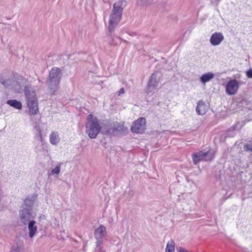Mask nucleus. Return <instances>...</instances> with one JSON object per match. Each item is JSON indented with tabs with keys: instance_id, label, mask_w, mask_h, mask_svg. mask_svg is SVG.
<instances>
[{
	"instance_id": "23",
	"label": "nucleus",
	"mask_w": 252,
	"mask_h": 252,
	"mask_svg": "<svg viewBox=\"0 0 252 252\" xmlns=\"http://www.w3.org/2000/svg\"><path fill=\"white\" fill-rule=\"evenodd\" d=\"M37 133L35 135V137L38 138L41 141H43V136L42 134L41 130L39 127H36Z\"/></svg>"
},
{
	"instance_id": "14",
	"label": "nucleus",
	"mask_w": 252,
	"mask_h": 252,
	"mask_svg": "<svg viewBox=\"0 0 252 252\" xmlns=\"http://www.w3.org/2000/svg\"><path fill=\"white\" fill-rule=\"evenodd\" d=\"M242 127V125L240 123H237V124L232 126L230 127L225 133L226 137H232L236 134V131H239Z\"/></svg>"
},
{
	"instance_id": "30",
	"label": "nucleus",
	"mask_w": 252,
	"mask_h": 252,
	"mask_svg": "<svg viewBox=\"0 0 252 252\" xmlns=\"http://www.w3.org/2000/svg\"><path fill=\"white\" fill-rule=\"evenodd\" d=\"M25 94L28 97V95H30V94L29 93V92L28 91V90L25 88Z\"/></svg>"
},
{
	"instance_id": "7",
	"label": "nucleus",
	"mask_w": 252,
	"mask_h": 252,
	"mask_svg": "<svg viewBox=\"0 0 252 252\" xmlns=\"http://www.w3.org/2000/svg\"><path fill=\"white\" fill-rule=\"evenodd\" d=\"M107 235L106 228L103 225H100L96 228L94 231V236L96 239V247L98 249L101 248L100 246L103 243L104 238Z\"/></svg>"
},
{
	"instance_id": "34",
	"label": "nucleus",
	"mask_w": 252,
	"mask_h": 252,
	"mask_svg": "<svg viewBox=\"0 0 252 252\" xmlns=\"http://www.w3.org/2000/svg\"><path fill=\"white\" fill-rule=\"evenodd\" d=\"M34 197V195L32 194V197L33 198Z\"/></svg>"
},
{
	"instance_id": "26",
	"label": "nucleus",
	"mask_w": 252,
	"mask_h": 252,
	"mask_svg": "<svg viewBox=\"0 0 252 252\" xmlns=\"http://www.w3.org/2000/svg\"><path fill=\"white\" fill-rule=\"evenodd\" d=\"M246 76L248 78H252V68L249 69L246 72Z\"/></svg>"
},
{
	"instance_id": "11",
	"label": "nucleus",
	"mask_w": 252,
	"mask_h": 252,
	"mask_svg": "<svg viewBox=\"0 0 252 252\" xmlns=\"http://www.w3.org/2000/svg\"><path fill=\"white\" fill-rule=\"evenodd\" d=\"M224 39V36L221 32H215L211 36L210 43L213 46H217Z\"/></svg>"
},
{
	"instance_id": "32",
	"label": "nucleus",
	"mask_w": 252,
	"mask_h": 252,
	"mask_svg": "<svg viewBox=\"0 0 252 252\" xmlns=\"http://www.w3.org/2000/svg\"><path fill=\"white\" fill-rule=\"evenodd\" d=\"M98 252H105V251L102 250V248H99L98 250Z\"/></svg>"
},
{
	"instance_id": "3",
	"label": "nucleus",
	"mask_w": 252,
	"mask_h": 252,
	"mask_svg": "<svg viewBox=\"0 0 252 252\" xmlns=\"http://www.w3.org/2000/svg\"><path fill=\"white\" fill-rule=\"evenodd\" d=\"M85 127L86 133L91 139L96 138L102 128L98 119L94 117L92 114H89L87 116Z\"/></svg>"
},
{
	"instance_id": "9",
	"label": "nucleus",
	"mask_w": 252,
	"mask_h": 252,
	"mask_svg": "<svg viewBox=\"0 0 252 252\" xmlns=\"http://www.w3.org/2000/svg\"><path fill=\"white\" fill-rule=\"evenodd\" d=\"M239 88V82L236 79L229 80L226 85L225 92L228 95L235 94Z\"/></svg>"
},
{
	"instance_id": "16",
	"label": "nucleus",
	"mask_w": 252,
	"mask_h": 252,
	"mask_svg": "<svg viewBox=\"0 0 252 252\" xmlns=\"http://www.w3.org/2000/svg\"><path fill=\"white\" fill-rule=\"evenodd\" d=\"M214 77V74L212 72H207L203 74L200 78V82L203 84L210 81Z\"/></svg>"
},
{
	"instance_id": "4",
	"label": "nucleus",
	"mask_w": 252,
	"mask_h": 252,
	"mask_svg": "<svg viewBox=\"0 0 252 252\" xmlns=\"http://www.w3.org/2000/svg\"><path fill=\"white\" fill-rule=\"evenodd\" d=\"M0 83L5 87H8L12 84L14 89L18 90L17 88V86L21 87V84L24 85L26 83V80L22 76L17 74H14L11 79H5L3 78H0Z\"/></svg>"
},
{
	"instance_id": "8",
	"label": "nucleus",
	"mask_w": 252,
	"mask_h": 252,
	"mask_svg": "<svg viewBox=\"0 0 252 252\" xmlns=\"http://www.w3.org/2000/svg\"><path fill=\"white\" fill-rule=\"evenodd\" d=\"M146 119L140 117L135 121L131 127V131L135 133H141L146 128Z\"/></svg>"
},
{
	"instance_id": "33",
	"label": "nucleus",
	"mask_w": 252,
	"mask_h": 252,
	"mask_svg": "<svg viewBox=\"0 0 252 252\" xmlns=\"http://www.w3.org/2000/svg\"><path fill=\"white\" fill-rule=\"evenodd\" d=\"M84 55V54H83L82 53L78 54V55Z\"/></svg>"
},
{
	"instance_id": "10",
	"label": "nucleus",
	"mask_w": 252,
	"mask_h": 252,
	"mask_svg": "<svg viewBox=\"0 0 252 252\" xmlns=\"http://www.w3.org/2000/svg\"><path fill=\"white\" fill-rule=\"evenodd\" d=\"M21 219L24 224L28 223L29 236L32 237V220H30L31 214L26 210L21 211L20 213Z\"/></svg>"
},
{
	"instance_id": "18",
	"label": "nucleus",
	"mask_w": 252,
	"mask_h": 252,
	"mask_svg": "<svg viewBox=\"0 0 252 252\" xmlns=\"http://www.w3.org/2000/svg\"><path fill=\"white\" fill-rule=\"evenodd\" d=\"M128 129L124 126V125L121 124L120 123H117V125L114 126L113 128V131L115 132H124L125 131L127 132Z\"/></svg>"
},
{
	"instance_id": "13",
	"label": "nucleus",
	"mask_w": 252,
	"mask_h": 252,
	"mask_svg": "<svg viewBox=\"0 0 252 252\" xmlns=\"http://www.w3.org/2000/svg\"><path fill=\"white\" fill-rule=\"evenodd\" d=\"M113 31L110 32L108 30L109 33L107 34L108 40L110 44L113 45H120L122 41V39L119 36L115 35L113 34Z\"/></svg>"
},
{
	"instance_id": "31",
	"label": "nucleus",
	"mask_w": 252,
	"mask_h": 252,
	"mask_svg": "<svg viewBox=\"0 0 252 252\" xmlns=\"http://www.w3.org/2000/svg\"><path fill=\"white\" fill-rule=\"evenodd\" d=\"M40 220H45V216L44 215H41L39 217Z\"/></svg>"
},
{
	"instance_id": "12",
	"label": "nucleus",
	"mask_w": 252,
	"mask_h": 252,
	"mask_svg": "<svg viewBox=\"0 0 252 252\" xmlns=\"http://www.w3.org/2000/svg\"><path fill=\"white\" fill-rule=\"evenodd\" d=\"M208 109V105L204 101L200 100L197 102L196 107V111L197 114L201 116L204 115L207 113Z\"/></svg>"
},
{
	"instance_id": "5",
	"label": "nucleus",
	"mask_w": 252,
	"mask_h": 252,
	"mask_svg": "<svg viewBox=\"0 0 252 252\" xmlns=\"http://www.w3.org/2000/svg\"><path fill=\"white\" fill-rule=\"evenodd\" d=\"M161 75L158 72L153 73L150 76L146 89L147 94H149L153 92L158 86L160 81Z\"/></svg>"
},
{
	"instance_id": "6",
	"label": "nucleus",
	"mask_w": 252,
	"mask_h": 252,
	"mask_svg": "<svg viewBox=\"0 0 252 252\" xmlns=\"http://www.w3.org/2000/svg\"><path fill=\"white\" fill-rule=\"evenodd\" d=\"M192 160L196 165L201 161H209L213 158V154L210 151H200L192 154Z\"/></svg>"
},
{
	"instance_id": "20",
	"label": "nucleus",
	"mask_w": 252,
	"mask_h": 252,
	"mask_svg": "<svg viewBox=\"0 0 252 252\" xmlns=\"http://www.w3.org/2000/svg\"><path fill=\"white\" fill-rule=\"evenodd\" d=\"M38 104L37 99L32 96V115L38 113Z\"/></svg>"
},
{
	"instance_id": "28",
	"label": "nucleus",
	"mask_w": 252,
	"mask_h": 252,
	"mask_svg": "<svg viewBox=\"0 0 252 252\" xmlns=\"http://www.w3.org/2000/svg\"><path fill=\"white\" fill-rule=\"evenodd\" d=\"M124 92V89L123 88H121L118 92V95H120L121 94H123Z\"/></svg>"
},
{
	"instance_id": "1",
	"label": "nucleus",
	"mask_w": 252,
	"mask_h": 252,
	"mask_svg": "<svg viewBox=\"0 0 252 252\" xmlns=\"http://www.w3.org/2000/svg\"><path fill=\"white\" fill-rule=\"evenodd\" d=\"M126 5V1L125 0L114 3L109 20L108 30L110 32L114 30L121 21L123 9Z\"/></svg>"
},
{
	"instance_id": "2",
	"label": "nucleus",
	"mask_w": 252,
	"mask_h": 252,
	"mask_svg": "<svg viewBox=\"0 0 252 252\" xmlns=\"http://www.w3.org/2000/svg\"><path fill=\"white\" fill-rule=\"evenodd\" d=\"M62 75V70L58 67H53L50 71L46 83L51 95L58 91Z\"/></svg>"
},
{
	"instance_id": "25",
	"label": "nucleus",
	"mask_w": 252,
	"mask_h": 252,
	"mask_svg": "<svg viewBox=\"0 0 252 252\" xmlns=\"http://www.w3.org/2000/svg\"><path fill=\"white\" fill-rule=\"evenodd\" d=\"M244 150L252 152V142H250L244 146Z\"/></svg>"
},
{
	"instance_id": "22",
	"label": "nucleus",
	"mask_w": 252,
	"mask_h": 252,
	"mask_svg": "<svg viewBox=\"0 0 252 252\" xmlns=\"http://www.w3.org/2000/svg\"><path fill=\"white\" fill-rule=\"evenodd\" d=\"M61 170V163H59L54 168H53L50 173L51 175L59 174Z\"/></svg>"
},
{
	"instance_id": "29",
	"label": "nucleus",
	"mask_w": 252,
	"mask_h": 252,
	"mask_svg": "<svg viewBox=\"0 0 252 252\" xmlns=\"http://www.w3.org/2000/svg\"><path fill=\"white\" fill-rule=\"evenodd\" d=\"M127 33L131 36H134L136 35V33L135 32H128Z\"/></svg>"
},
{
	"instance_id": "27",
	"label": "nucleus",
	"mask_w": 252,
	"mask_h": 252,
	"mask_svg": "<svg viewBox=\"0 0 252 252\" xmlns=\"http://www.w3.org/2000/svg\"><path fill=\"white\" fill-rule=\"evenodd\" d=\"M35 223V221L34 220H32V237H33L34 235L36 233L37 229L36 226L34 225Z\"/></svg>"
},
{
	"instance_id": "21",
	"label": "nucleus",
	"mask_w": 252,
	"mask_h": 252,
	"mask_svg": "<svg viewBox=\"0 0 252 252\" xmlns=\"http://www.w3.org/2000/svg\"><path fill=\"white\" fill-rule=\"evenodd\" d=\"M152 0H138L137 4L141 6H147L149 5Z\"/></svg>"
},
{
	"instance_id": "19",
	"label": "nucleus",
	"mask_w": 252,
	"mask_h": 252,
	"mask_svg": "<svg viewBox=\"0 0 252 252\" xmlns=\"http://www.w3.org/2000/svg\"><path fill=\"white\" fill-rule=\"evenodd\" d=\"M165 252H175V243L172 240H170L167 242Z\"/></svg>"
},
{
	"instance_id": "15",
	"label": "nucleus",
	"mask_w": 252,
	"mask_h": 252,
	"mask_svg": "<svg viewBox=\"0 0 252 252\" xmlns=\"http://www.w3.org/2000/svg\"><path fill=\"white\" fill-rule=\"evenodd\" d=\"M60 139L58 131H53L50 135L49 141L53 145H56L60 141Z\"/></svg>"
},
{
	"instance_id": "24",
	"label": "nucleus",
	"mask_w": 252,
	"mask_h": 252,
	"mask_svg": "<svg viewBox=\"0 0 252 252\" xmlns=\"http://www.w3.org/2000/svg\"><path fill=\"white\" fill-rule=\"evenodd\" d=\"M10 252H23V249L20 246H16V247L13 246Z\"/></svg>"
},
{
	"instance_id": "17",
	"label": "nucleus",
	"mask_w": 252,
	"mask_h": 252,
	"mask_svg": "<svg viewBox=\"0 0 252 252\" xmlns=\"http://www.w3.org/2000/svg\"><path fill=\"white\" fill-rule=\"evenodd\" d=\"M6 103L10 106L18 110H20L22 108V105L21 102L16 99L8 100L7 101Z\"/></svg>"
}]
</instances>
